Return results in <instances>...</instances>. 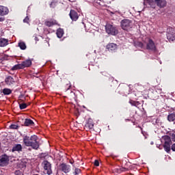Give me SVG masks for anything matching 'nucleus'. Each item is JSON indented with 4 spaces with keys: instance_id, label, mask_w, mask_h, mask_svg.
I'll use <instances>...</instances> for the list:
<instances>
[{
    "instance_id": "obj_18",
    "label": "nucleus",
    "mask_w": 175,
    "mask_h": 175,
    "mask_svg": "<svg viewBox=\"0 0 175 175\" xmlns=\"http://www.w3.org/2000/svg\"><path fill=\"white\" fill-rule=\"evenodd\" d=\"M8 40L0 37V47H5V46H8Z\"/></svg>"
},
{
    "instance_id": "obj_34",
    "label": "nucleus",
    "mask_w": 175,
    "mask_h": 175,
    "mask_svg": "<svg viewBox=\"0 0 175 175\" xmlns=\"http://www.w3.org/2000/svg\"><path fill=\"white\" fill-rule=\"evenodd\" d=\"M172 142H175V134L174 133H173V134H172Z\"/></svg>"
},
{
    "instance_id": "obj_1",
    "label": "nucleus",
    "mask_w": 175,
    "mask_h": 175,
    "mask_svg": "<svg viewBox=\"0 0 175 175\" xmlns=\"http://www.w3.org/2000/svg\"><path fill=\"white\" fill-rule=\"evenodd\" d=\"M23 144L27 147H31L34 150L39 148V142H38V136L31 135V137L25 136L23 137Z\"/></svg>"
},
{
    "instance_id": "obj_2",
    "label": "nucleus",
    "mask_w": 175,
    "mask_h": 175,
    "mask_svg": "<svg viewBox=\"0 0 175 175\" xmlns=\"http://www.w3.org/2000/svg\"><path fill=\"white\" fill-rule=\"evenodd\" d=\"M32 65V60L27 59L21 62V64L14 66L12 70H18V69H24L25 68H29Z\"/></svg>"
},
{
    "instance_id": "obj_30",
    "label": "nucleus",
    "mask_w": 175,
    "mask_h": 175,
    "mask_svg": "<svg viewBox=\"0 0 175 175\" xmlns=\"http://www.w3.org/2000/svg\"><path fill=\"white\" fill-rule=\"evenodd\" d=\"M15 175H24V174L20 170H16L15 171Z\"/></svg>"
},
{
    "instance_id": "obj_21",
    "label": "nucleus",
    "mask_w": 175,
    "mask_h": 175,
    "mask_svg": "<svg viewBox=\"0 0 175 175\" xmlns=\"http://www.w3.org/2000/svg\"><path fill=\"white\" fill-rule=\"evenodd\" d=\"M18 47H20L21 50H25L27 49V44H25V42L23 41L19 42Z\"/></svg>"
},
{
    "instance_id": "obj_37",
    "label": "nucleus",
    "mask_w": 175,
    "mask_h": 175,
    "mask_svg": "<svg viewBox=\"0 0 175 175\" xmlns=\"http://www.w3.org/2000/svg\"><path fill=\"white\" fill-rule=\"evenodd\" d=\"M76 10H77V12H79V13H80V12H81V10L80 8H76Z\"/></svg>"
},
{
    "instance_id": "obj_7",
    "label": "nucleus",
    "mask_w": 175,
    "mask_h": 175,
    "mask_svg": "<svg viewBox=\"0 0 175 175\" xmlns=\"http://www.w3.org/2000/svg\"><path fill=\"white\" fill-rule=\"evenodd\" d=\"M9 156L7 154H3L0 157V166L2 167L8 166L9 165Z\"/></svg>"
},
{
    "instance_id": "obj_12",
    "label": "nucleus",
    "mask_w": 175,
    "mask_h": 175,
    "mask_svg": "<svg viewBox=\"0 0 175 175\" xmlns=\"http://www.w3.org/2000/svg\"><path fill=\"white\" fill-rule=\"evenodd\" d=\"M6 14H9V9L8 7L0 5V16H6Z\"/></svg>"
},
{
    "instance_id": "obj_29",
    "label": "nucleus",
    "mask_w": 175,
    "mask_h": 175,
    "mask_svg": "<svg viewBox=\"0 0 175 175\" xmlns=\"http://www.w3.org/2000/svg\"><path fill=\"white\" fill-rule=\"evenodd\" d=\"M57 6V2L56 1H52L50 4V8H55Z\"/></svg>"
},
{
    "instance_id": "obj_5",
    "label": "nucleus",
    "mask_w": 175,
    "mask_h": 175,
    "mask_svg": "<svg viewBox=\"0 0 175 175\" xmlns=\"http://www.w3.org/2000/svg\"><path fill=\"white\" fill-rule=\"evenodd\" d=\"M105 29L106 32L108 33L109 35H117V33H118V30L110 24H107L105 26Z\"/></svg>"
},
{
    "instance_id": "obj_9",
    "label": "nucleus",
    "mask_w": 175,
    "mask_h": 175,
    "mask_svg": "<svg viewBox=\"0 0 175 175\" xmlns=\"http://www.w3.org/2000/svg\"><path fill=\"white\" fill-rule=\"evenodd\" d=\"M69 15L72 21H77L79 20V14L75 10H71Z\"/></svg>"
},
{
    "instance_id": "obj_39",
    "label": "nucleus",
    "mask_w": 175,
    "mask_h": 175,
    "mask_svg": "<svg viewBox=\"0 0 175 175\" xmlns=\"http://www.w3.org/2000/svg\"><path fill=\"white\" fill-rule=\"evenodd\" d=\"M140 46H142V48L143 49V44L140 43Z\"/></svg>"
},
{
    "instance_id": "obj_13",
    "label": "nucleus",
    "mask_w": 175,
    "mask_h": 175,
    "mask_svg": "<svg viewBox=\"0 0 175 175\" xmlns=\"http://www.w3.org/2000/svg\"><path fill=\"white\" fill-rule=\"evenodd\" d=\"M159 8H165L167 5L166 0H154Z\"/></svg>"
},
{
    "instance_id": "obj_35",
    "label": "nucleus",
    "mask_w": 175,
    "mask_h": 175,
    "mask_svg": "<svg viewBox=\"0 0 175 175\" xmlns=\"http://www.w3.org/2000/svg\"><path fill=\"white\" fill-rule=\"evenodd\" d=\"M172 151H175V144H172Z\"/></svg>"
},
{
    "instance_id": "obj_4",
    "label": "nucleus",
    "mask_w": 175,
    "mask_h": 175,
    "mask_svg": "<svg viewBox=\"0 0 175 175\" xmlns=\"http://www.w3.org/2000/svg\"><path fill=\"white\" fill-rule=\"evenodd\" d=\"M132 27V21H129V19H124L121 21V28L123 29L124 31H131Z\"/></svg>"
},
{
    "instance_id": "obj_26",
    "label": "nucleus",
    "mask_w": 175,
    "mask_h": 175,
    "mask_svg": "<svg viewBox=\"0 0 175 175\" xmlns=\"http://www.w3.org/2000/svg\"><path fill=\"white\" fill-rule=\"evenodd\" d=\"M10 129H18V126L17 124H11Z\"/></svg>"
},
{
    "instance_id": "obj_8",
    "label": "nucleus",
    "mask_w": 175,
    "mask_h": 175,
    "mask_svg": "<svg viewBox=\"0 0 175 175\" xmlns=\"http://www.w3.org/2000/svg\"><path fill=\"white\" fill-rule=\"evenodd\" d=\"M146 49L147 50H152V51H157V46H155V43L152 40L148 39Z\"/></svg>"
},
{
    "instance_id": "obj_16",
    "label": "nucleus",
    "mask_w": 175,
    "mask_h": 175,
    "mask_svg": "<svg viewBox=\"0 0 175 175\" xmlns=\"http://www.w3.org/2000/svg\"><path fill=\"white\" fill-rule=\"evenodd\" d=\"M144 5L147 6L149 5L150 8H155V1L154 0H144Z\"/></svg>"
},
{
    "instance_id": "obj_20",
    "label": "nucleus",
    "mask_w": 175,
    "mask_h": 175,
    "mask_svg": "<svg viewBox=\"0 0 175 175\" xmlns=\"http://www.w3.org/2000/svg\"><path fill=\"white\" fill-rule=\"evenodd\" d=\"M57 38H61L64 36V29H58L56 32Z\"/></svg>"
},
{
    "instance_id": "obj_33",
    "label": "nucleus",
    "mask_w": 175,
    "mask_h": 175,
    "mask_svg": "<svg viewBox=\"0 0 175 175\" xmlns=\"http://www.w3.org/2000/svg\"><path fill=\"white\" fill-rule=\"evenodd\" d=\"M94 166H99V161L98 160H95Z\"/></svg>"
},
{
    "instance_id": "obj_38",
    "label": "nucleus",
    "mask_w": 175,
    "mask_h": 175,
    "mask_svg": "<svg viewBox=\"0 0 175 175\" xmlns=\"http://www.w3.org/2000/svg\"><path fill=\"white\" fill-rule=\"evenodd\" d=\"M5 83L6 84H9V81H8V79L5 80Z\"/></svg>"
},
{
    "instance_id": "obj_31",
    "label": "nucleus",
    "mask_w": 175,
    "mask_h": 175,
    "mask_svg": "<svg viewBox=\"0 0 175 175\" xmlns=\"http://www.w3.org/2000/svg\"><path fill=\"white\" fill-rule=\"evenodd\" d=\"M23 21L25 23H29V18L28 16H26Z\"/></svg>"
},
{
    "instance_id": "obj_23",
    "label": "nucleus",
    "mask_w": 175,
    "mask_h": 175,
    "mask_svg": "<svg viewBox=\"0 0 175 175\" xmlns=\"http://www.w3.org/2000/svg\"><path fill=\"white\" fill-rule=\"evenodd\" d=\"M3 94L4 95H10V94H12V90L9 88H4L3 90Z\"/></svg>"
},
{
    "instance_id": "obj_6",
    "label": "nucleus",
    "mask_w": 175,
    "mask_h": 175,
    "mask_svg": "<svg viewBox=\"0 0 175 175\" xmlns=\"http://www.w3.org/2000/svg\"><path fill=\"white\" fill-rule=\"evenodd\" d=\"M42 164L44 166V172L45 174H51V173H53V170H51V164L50 162L44 161H43Z\"/></svg>"
},
{
    "instance_id": "obj_28",
    "label": "nucleus",
    "mask_w": 175,
    "mask_h": 175,
    "mask_svg": "<svg viewBox=\"0 0 175 175\" xmlns=\"http://www.w3.org/2000/svg\"><path fill=\"white\" fill-rule=\"evenodd\" d=\"M129 104L131 105L132 106H136V105H137V103L133 100H130Z\"/></svg>"
},
{
    "instance_id": "obj_19",
    "label": "nucleus",
    "mask_w": 175,
    "mask_h": 175,
    "mask_svg": "<svg viewBox=\"0 0 175 175\" xmlns=\"http://www.w3.org/2000/svg\"><path fill=\"white\" fill-rule=\"evenodd\" d=\"M23 150V146L21 144H16L13 148H12V152H14V151H22Z\"/></svg>"
},
{
    "instance_id": "obj_3",
    "label": "nucleus",
    "mask_w": 175,
    "mask_h": 175,
    "mask_svg": "<svg viewBox=\"0 0 175 175\" xmlns=\"http://www.w3.org/2000/svg\"><path fill=\"white\" fill-rule=\"evenodd\" d=\"M162 140L164 143L163 147L166 152H170V146H172V138L168 135H164L162 137Z\"/></svg>"
},
{
    "instance_id": "obj_11",
    "label": "nucleus",
    "mask_w": 175,
    "mask_h": 175,
    "mask_svg": "<svg viewBox=\"0 0 175 175\" xmlns=\"http://www.w3.org/2000/svg\"><path fill=\"white\" fill-rule=\"evenodd\" d=\"M44 25L46 27H53V25H58V22L55 19H51L49 21H45Z\"/></svg>"
},
{
    "instance_id": "obj_15",
    "label": "nucleus",
    "mask_w": 175,
    "mask_h": 175,
    "mask_svg": "<svg viewBox=\"0 0 175 175\" xmlns=\"http://www.w3.org/2000/svg\"><path fill=\"white\" fill-rule=\"evenodd\" d=\"M86 129H92L94 128V120L92 118H89L86 124L85 125Z\"/></svg>"
},
{
    "instance_id": "obj_27",
    "label": "nucleus",
    "mask_w": 175,
    "mask_h": 175,
    "mask_svg": "<svg viewBox=\"0 0 175 175\" xmlns=\"http://www.w3.org/2000/svg\"><path fill=\"white\" fill-rule=\"evenodd\" d=\"M81 173V170L79 168L75 170V175H79Z\"/></svg>"
},
{
    "instance_id": "obj_17",
    "label": "nucleus",
    "mask_w": 175,
    "mask_h": 175,
    "mask_svg": "<svg viewBox=\"0 0 175 175\" xmlns=\"http://www.w3.org/2000/svg\"><path fill=\"white\" fill-rule=\"evenodd\" d=\"M24 125L25 126H33L34 123L31 119H25Z\"/></svg>"
},
{
    "instance_id": "obj_14",
    "label": "nucleus",
    "mask_w": 175,
    "mask_h": 175,
    "mask_svg": "<svg viewBox=\"0 0 175 175\" xmlns=\"http://www.w3.org/2000/svg\"><path fill=\"white\" fill-rule=\"evenodd\" d=\"M108 51H116L117 50V44L114 43H109L106 46Z\"/></svg>"
},
{
    "instance_id": "obj_22",
    "label": "nucleus",
    "mask_w": 175,
    "mask_h": 175,
    "mask_svg": "<svg viewBox=\"0 0 175 175\" xmlns=\"http://www.w3.org/2000/svg\"><path fill=\"white\" fill-rule=\"evenodd\" d=\"M167 120L170 122H174L175 121V114L171 113V114L168 115Z\"/></svg>"
},
{
    "instance_id": "obj_25",
    "label": "nucleus",
    "mask_w": 175,
    "mask_h": 175,
    "mask_svg": "<svg viewBox=\"0 0 175 175\" xmlns=\"http://www.w3.org/2000/svg\"><path fill=\"white\" fill-rule=\"evenodd\" d=\"M27 105L25 103H21V104H19V107H20L21 110H23L24 109H27Z\"/></svg>"
},
{
    "instance_id": "obj_36",
    "label": "nucleus",
    "mask_w": 175,
    "mask_h": 175,
    "mask_svg": "<svg viewBox=\"0 0 175 175\" xmlns=\"http://www.w3.org/2000/svg\"><path fill=\"white\" fill-rule=\"evenodd\" d=\"M5 21V18L0 17V22Z\"/></svg>"
},
{
    "instance_id": "obj_32",
    "label": "nucleus",
    "mask_w": 175,
    "mask_h": 175,
    "mask_svg": "<svg viewBox=\"0 0 175 175\" xmlns=\"http://www.w3.org/2000/svg\"><path fill=\"white\" fill-rule=\"evenodd\" d=\"M126 171H128V168H126V167L120 168V172H126Z\"/></svg>"
},
{
    "instance_id": "obj_10",
    "label": "nucleus",
    "mask_w": 175,
    "mask_h": 175,
    "mask_svg": "<svg viewBox=\"0 0 175 175\" xmlns=\"http://www.w3.org/2000/svg\"><path fill=\"white\" fill-rule=\"evenodd\" d=\"M59 170H62L64 173H69L70 167L65 163H62L59 165Z\"/></svg>"
},
{
    "instance_id": "obj_24",
    "label": "nucleus",
    "mask_w": 175,
    "mask_h": 175,
    "mask_svg": "<svg viewBox=\"0 0 175 175\" xmlns=\"http://www.w3.org/2000/svg\"><path fill=\"white\" fill-rule=\"evenodd\" d=\"M100 1L102 0H96L94 3V6H96L98 9L100 8Z\"/></svg>"
}]
</instances>
